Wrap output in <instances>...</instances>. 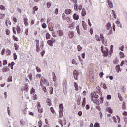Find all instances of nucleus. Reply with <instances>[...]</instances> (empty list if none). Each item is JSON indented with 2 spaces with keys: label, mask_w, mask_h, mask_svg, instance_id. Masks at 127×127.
Masks as SVG:
<instances>
[{
  "label": "nucleus",
  "mask_w": 127,
  "mask_h": 127,
  "mask_svg": "<svg viewBox=\"0 0 127 127\" xmlns=\"http://www.w3.org/2000/svg\"><path fill=\"white\" fill-rule=\"evenodd\" d=\"M103 46H101V51L102 53H103L104 56H108V55L109 54V57H111V56H112V53H113L114 46L113 45L110 46V50L109 51L108 48L106 47L103 48Z\"/></svg>",
  "instance_id": "1"
},
{
  "label": "nucleus",
  "mask_w": 127,
  "mask_h": 127,
  "mask_svg": "<svg viewBox=\"0 0 127 127\" xmlns=\"http://www.w3.org/2000/svg\"><path fill=\"white\" fill-rule=\"evenodd\" d=\"M40 84L42 90L44 92V93H46V92H47V89H46V87L43 85V84L45 85V86H49V82H48V80L45 79L44 77H42L40 80Z\"/></svg>",
  "instance_id": "2"
},
{
  "label": "nucleus",
  "mask_w": 127,
  "mask_h": 127,
  "mask_svg": "<svg viewBox=\"0 0 127 127\" xmlns=\"http://www.w3.org/2000/svg\"><path fill=\"white\" fill-rule=\"evenodd\" d=\"M98 97H99V95L98 96H95V93L91 94V99L92 101L94 102L95 104H96L97 105L99 104V100H98Z\"/></svg>",
  "instance_id": "3"
},
{
  "label": "nucleus",
  "mask_w": 127,
  "mask_h": 127,
  "mask_svg": "<svg viewBox=\"0 0 127 127\" xmlns=\"http://www.w3.org/2000/svg\"><path fill=\"white\" fill-rule=\"evenodd\" d=\"M96 92L92 93L91 94H95V95L97 96H98L99 95L102 96V91H101V88H100V87L97 86L96 87Z\"/></svg>",
  "instance_id": "4"
},
{
  "label": "nucleus",
  "mask_w": 127,
  "mask_h": 127,
  "mask_svg": "<svg viewBox=\"0 0 127 127\" xmlns=\"http://www.w3.org/2000/svg\"><path fill=\"white\" fill-rule=\"evenodd\" d=\"M56 42V40H55V39L52 38L51 40H49L47 41V43L48 45L52 47L53 46V43H55Z\"/></svg>",
  "instance_id": "5"
},
{
  "label": "nucleus",
  "mask_w": 127,
  "mask_h": 127,
  "mask_svg": "<svg viewBox=\"0 0 127 127\" xmlns=\"http://www.w3.org/2000/svg\"><path fill=\"white\" fill-rule=\"evenodd\" d=\"M35 41L36 46V51H37V52H39V51H40V48H39V40H36Z\"/></svg>",
  "instance_id": "6"
},
{
  "label": "nucleus",
  "mask_w": 127,
  "mask_h": 127,
  "mask_svg": "<svg viewBox=\"0 0 127 127\" xmlns=\"http://www.w3.org/2000/svg\"><path fill=\"white\" fill-rule=\"evenodd\" d=\"M67 34L68 35L69 38H73V37L75 36V34L74 33V32H73V31H69L67 33Z\"/></svg>",
  "instance_id": "7"
},
{
  "label": "nucleus",
  "mask_w": 127,
  "mask_h": 127,
  "mask_svg": "<svg viewBox=\"0 0 127 127\" xmlns=\"http://www.w3.org/2000/svg\"><path fill=\"white\" fill-rule=\"evenodd\" d=\"M63 89L64 91L67 90V80H64L63 82Z\"/></svg>",
  "instance_id": "8"
},
{
  "label": "nucleus",
  "mask_w": 127,
  "mask_h": 127,
  "mask_svg": "<svg viewBox=\"0 0 127 127\" xmlns=\"http://www.w3.org/2000/svg\"><path fill=\"white\" fill-rule=\"evenodd\" d=\"M37 109L39 113H42L43 112V109L41 108L40 102L37 103Z\"/></svg>",
  "instance_id": "9"
},
{
  "label": "nucleus",
  "mask_w": 127,
  "mask_h": 127,
  "mask_svg": "<svg viewBox=\"0 0 127 127\" xmlns=\"http://www.w3.org/2000/svg\"><path fill=\"white\" fill-rule=\"evenodd\" d=\"M73 75L75 80H78V76H79V72L77 71V70H74Z\"/></svg>",
  "instance_id": "10"
},
{
  "label": "nucleus",
  "mask_w": 127,
  "mask_h": 127,
  "mask_svg": "<svg viewBox=\"0 0 127 127\" xmlns=\"http://www.w3.org/2000/svg\"><path fill=\"white\" fill-rule=\"evenodd\" d=\"M100 39L102 41V43L103 44H105V45H106L107 43H106V42H105V39H104L105 37H104V34L101 33L100 34Z\"/></svg>",
  "instance_id": "11"
},
{
  "label": "nucleus",
  "mask_w": 127,
  "mask_h": 127,
  "mask_svg": "<svg viewBox=\"0 0 127 127\" xmlns=\"http://www.w3.org/2000/svg\"><path fill=\"white\" fill-rule=\"evenodd\" d=\"M68 27L70 29H74L75 27H76V22H72V23L69 24V26Z\"/></svg>",
  "instance_id": "12"
},
{
  "label": "nucleus",
  "mask_w": 127,
  "mask_h": 127,
  "mask_svg": "<svg viewBox=\"0 0 127 127\" xmlns=\"http://www.w3.org/2000/svg\"><path fill=\"white\" fill-rule=\"evenodd\" d=\"M22 92H28V85L25 84V86L21 88Z\"/></svg>",
  "instance_id": "13"
},
{
  "label": "nucleus",
  "mask_w": 127,
  "mask_h": 127,
  "mask_svg": "<svg viewBox=\"0 0 127 127\" xmlns=\"http://www.w3.org/2000/svg\"><path fill=\"white\" fill-rule=\"evenodd\" d=\"M76 102L78 106H79V105H81V96L80 95H78L77 96Z\"/></svg>",
  "instance_id": "14"
},
{
  "label": "nucleus",
  "mask_w": 127,
  "mask_h": 127,
  "mask_svg": "<svg viewBox=\"0 0 127 127\" xmlns=\"http://www.w3.org/2000/svg\"><path fill=\"white\" fill-rule=\"evenodd\" d=\"M23 22L25 26H28L29 24L28 23V19L27 18H24L23 19Z\"/></svg>",
  "instance_id": "15"
},
{
  "label": "nucleus",
  "mask_w": 127,
  "mask_h": 127,
  "mask_svg": "<svg viewBox=\"0 0 127 127\" xmlns=\"http://www.w3.org/2000/svg\"><path fill=\"white\" fill-rule=\"evenodd\" d=\"M73 18L74 20H79L80 17L77 13H74L73 15Z\"/></svg>",
  "instance_id": "16"
},
{
  "label": "nucleus",
  "mask_w": 127,
  "mask_h": 127,
  "mask_svg": "<svg viewBox=\"0 0 127 127\" xmlns=\"http://www.w3.org/2000/svg\"><path fill=\"white\" fill-rule=\"evenodd\" d=\"M33 11H32V14H35V11H37L38 10V7L37 6H35L32 8Z\"/></svg>",
  "instance_id": "17"
},
{
  "label": "nucleus",
  "mask_w": 127,
  "mask_h": 127,
  "mask_svg": "<svg viewBox=\"0 0 127 127\" xmlns=\"http://www.w3.org/2000/svg\"><path fill=\"white\" fill-rule=\"evenodd\" d=\"M46 103L48 106H51L52 103H51V100L49 99V98H47L46 99Z\"/></svg>",
  "instance_id": "18"
},
{
  "label": "nucleus",
  "mask_w": 127,
  "mask_h": 127,
  "mask_svg": "<svg viewBox=\"0 0 127 127\" xmlns=\"http://www.w3.org/2000/svg\"><path fill=\"white\" fill-rule=\"evenodd\" d=\"M65 14H71L72 13V10L70 9H66L64 11Z\"/></svg>",
  "instance_id": "19"
},
{
  "label": "nucleus",
  "mask_w": 127,
  "mask_h": 127,
  "mask_svg": "<svg viewBox=\"0 0 127 127\" xmlns=\"http://www.w3.org/2000/svg\"><path fill=\"white\" fill-rule=\"evenodd\" d=\"M57 33L58 34L59 36H62V35L64 34L63 31L61 30H58L57 31Z\"/></svg>",
  "instance_id": "20"
},
{
  "label": "nucleus",
  "mask_w": 127,
  "mask_h": 127,
  "mask_svg": "<svg viewBox=\"0 0 127 127\" xmlns=\"http://www.w3.org/2000/svg\"><path fill=\"white\" fill-rule=\"evenodd\" d=\"M106 112L110 113V114H113V110L111 107H107L106 108Z\"/></svg>",
  "instance_id": "21"
},
{
  "label": "nucleus",
  "mask_w": 127,
  "mask_h": 127,
  "mask_svg": "<svg viewBox=\"0 0 127 127\" xmlns=\"http://www.w3.org/2000/svg\"><path fill=\"white\" fill-rule=\"evenodd\" d=\"M16 30L18 34H19V33H20V32H21V29L20 28V26H19V25H17Z\"/></svg>",
  "instance_id": "22"
},
{
  "label": "nucleus",
  "mask_w": 127,
  "mask_h": 127,
  "mask_svg": "<svg viewBox=\"0 0 127 127\" xmlns=\"http://www.w3.org/2000/svg\"><path fill=\"white\" fill-rule=\"evenodd\" d=\"M86 9H85L84 8H83L82 10L81 11V15L82 16H85L86 15Z\"/></svg>",
  "instance_id": "23"
},
{
  "label": "nucleus",
  "mask_w": 127,
  "mask_h": 127,
  "mask_svg": "<svg viewBox=\"0 0 127 127\" xmlns=\"http://www.w3.org/2000/svg\"><path fill=\"white\" fill-rule=\"evenodd\" d=\"M12 20L14 22V23H17V18L15 17L14 16H12L11 17Z\"/></svg>",
  "instance_id": "24"
},
{
  "label": "nucleus",
  "mask_w": 127,
  "mask_h": 127,
  "mask_svg": "<svg viewBox=\"0 0 127 127\" xmlns=\"http://www.w3.org/2000/svg\"><path fill=\"white\" fill-rule=\"evenodd\" d=\"M107 2L109 7L110 8H113V3H112L110 0H108Z\"/></svg>",
  "instance_id": "25"
},
{
  "label": "nucleus",
  "mask_w": 127,
  "mask_h": 127,
  "mask_svg": "<svg viewBox=\"0 0 127 127\" xmlns=\"http://www.w3.org/2000/svg\"><path fill=\"white\" fill-rule=\"evenodd\" d=\"M82 26L84 29H85V30H87V24H86V22L84 21H82Z\"/></svg>",
  "instance_id": "26"
},
{
  "label": "nucleus",
  "mask_w": 127,
  "mask_h": 127,
  "mask_svg": "<svg viewBox=\"0 0 127 127\" xmlns=\"http://www.w3.org/2000/svg\"><path fill=\"white\" fill-rule=\"evenodd\" d=\"M11 54V51L9 49H7L6 50V55H10Z\"/></svg>",
  "instance_id": "27"
},
{
  "label": "nucleus",
  "mask_w": 127,
  "mask_h": 127,
  "mask_svg": "<svg viewBox=\"0 0 127 127\" xmlns=\"http://www.w3.org/2000/svg\"><path fill=\"white\" fill-rule=\"evenodd\" d=\"M64 113L63 112V110L59 111V118H62L63 117Z\"/></svg>",
  "instance_id": "28"
},
{
  "label": "nucleus",
  "mask_w": 127,
  "mask_h": 127,
  "mask_svg": "<svg viewBox=\"0 0 127 127\" xmlns=\"http://www.w3.org/2000/svg\"><path fill=\"white\" fill-rule=\"evenodd\" d=\"M115 69L117 73H119L120 71L121 72V68H120V66L119 65L116 66Z\"/></svg>",
  "instance_id": "29"
},
{
  "label": "nucleus",
  "mask_w": 127,
  "mask_h": 127,
  "mask_svg": "<svg viewBox=\"0 0 127 127\" xmlns=\"http://www.w3.org/2000/svg\"><path fill=\"white\" fill-rule=\"evenodd\" d=\"M95 37L97 41H101V38H100V36L98 35H95Z\"/></svg>",
  "instance_id": "30"
},
{
  "label": "nucleus",
  "mask_w": 127,
  "mask_h": 127,
  "mask_svg": "<svg viewBox=\"0 0 127 127\" xmlns=\"http://www.w3.org/2000/svg\"><path fill=\"white\" fill-rule=\"evenodd\" d=\"M74 87L75 88V91H78V90H79V86L76 82L74 83Z\"/></svg>",
  "instance_id": "31"
},
{
  "label": "nucleus",
  "mask_w": 127,
  "mask_h": 127,
  "mask_svg": "<svg viewBox=\"0 0 127 127\" xmlns=\"http://www.w3.org/2000/svg\"><path fill=\"white\" fill-rule=\"evenodd\" d=\"M11 24V22L9 21V20H6V26L7 27H8L9 25H10Z\"/></svg>",
  "instance_id": "32"
},
{
  "label": "nucleus",
  "mask_w": 127,
  "mask_h": 127,
  "mask_svg": "<svg viewBox=\"0 0 127 127\" xmlns=\"http://www.w3.org/2000/svg\"><path fill=\"white\" fill-rule=\"evenodd\" d=\"M59 111H63V104H59Z\"/></svg>",
  "instance_id": "33"
},
{
  "label": "nucleus",
  "mask_w": 127,
  "mask_h": 127,
  "mask_svg": "<svg viewBox=\"0 0 127 127\" xmlns=\"http://www.w3.org/2000/svg\"><path fill=\"white\" fill-rule=\"evenodd\" d=\"M32 100H33L34 101H35V100H37V95L36 94H33Z\"/></svg>",
  "instance_id": "34"
},
{
  "label": "nucleus",
  "mask_w": 127,
  "mask_h": 127,
  "mask_svg": "<svg viewBox=\"0 0 127 127\" xmlns=\"http://www.w3.org/2000/svg\"><path fill=\"white\" fill-rule=\"evenodd\" d=\"M62 17L64 20H67V17L66 16V15H65V13H63L62 15Z\"/></svg>",
  "instance_id": "35"
},
{
  "label": "nucleus",
  "mask_w": 127,
  "mask_h": 127,
  "mask_svg": "<svg viewBox=\"0 0 127 127\" xmlns=\"http://www.w3.org/2000/svg\"><path fill=\"white\" fill-rule=\"evenodd\" d=\"M2 71L4 72H8V71H9V69L7 67H5L2 69Z\"/></svg>",
  "instance_id": "36"
},
{
  "label": "nucleus",
  "mask_w": 127,
  "mask_h": 127,
  "mask_svg": "<svg viewBox=\"0 0 127 127\" xmlns=\"http://www.w3.org/2000/svg\"><path fill=\"white\" fill-rule=\"evenodd\" d=\"M49 91L50 95H52L53 94V87H50Z\"/></svg>",
  "instance_id": "37"
},
{
  "label": "nucleus",
  "mask_w": 127,
  "mask_h": 127,
  "mask_svg": "<svg viewBox=\"0 0 127 127\" xmlns=\"http://www.w3.org/2000/svg\"><path fill=\"white\" fill-rule=\"evenodd\" d=\"M106 28L108 30L111 28V23L108 22L106 25Z\"/></svg>",
  "instance_id": "38"
},
{
  "label": "nucleus",
  "mask_w": 127,
  "mask_h": 127,
  "mask_svg": "<svg viewBox=\"0 0 127 127\" xmlns=\"http://www.w3.org/2000/svg\"><path fill=\"white\" fill-rule=\"evenodd\" d=\"M50 37H51V35H50V34H49V33H47L46 34V39H50Z\"/></svg>",
  "instance_id": "39"
},
{
  "label": "nucleus",
  "mask_w": 127,
  "mask_h": 127,
  "mask_svg": "<svg viewBox=\"0 0 127 127\" xmlns=\"http://www.w3.org/2000/svg\"><path fill=\"white\" fill-rule=\"evenodd\" d=\"M119 55H120V57L121 58H124V57H125V54H124V53L120 52L119 53Z\"/></svg>",
  "instance_id": "40"
},
{
  "label": "nucleus",
  "mask_w": 127,
  "mask_h": 127,
  "mask_svg": "<svg viewBox=\"0 0 127 127\" xmlns=\"http://www.w3.org/2000/svg\"><path fill=\"white\" fill-rule=\"evenodd\" d=\"M122 110H126V102L125 101L122 103Z\"/></svg>",
  "instance_id": "41"
},
{
  "label": "nucleus",
  "mask_w": 127,
  "mask_h": 127,
  "mask_svg": "<svg viewBox=\"0 0 127 127\" xmlns=\"http://www.w3.org/2000/svg\"><path fill=\"white\" fill-rule=\"evenodd\" d=\"M5 33L6 35H9L10 34V30L8 29H5Z\"/></svg>",
  "instance_id": "42"
},
{
  "label": "nucleus",
  "mask_w": 127,
  "mask_h": 127,
  "mask_svg": "<svg viewBox=\"0 0 127 127\" xmlns=\"http://www.w3.org/2000/svg\"><path fill=\"white\" fill-rule=\"evenodd\" d=\"M38 126L39 127H42V121L41 120H40L38 122Z\"/></svg>",
  "instance_id": "43"
},
{
  "label": "nucleus",
  "mask_w": 127,
  "mask_h": 127,
  "mask_svg": "<svg viewBox=\"0 0 127 127\" xmlns=\"http://www.w3.org/2000/svg\"><path fill=\"white\" fill-rule=\"evenodd\" d=\"M5 17V14H0V19H3Z\"/></svg>",
  "instance_id": "44"
},
{
  "label": "nucleus",
  "mask_w": 127,
  "mask_h": 127,
  "mask_svg": "<svg viewBox=\"0 0 127 127\" xmlns=\"http://www.w3.org/2000/svg\"><path fill=\"white\" fill-rule=\"evenodd\" d=\"M118 97L120 101H121V102H122V101H123V97H122V95H121V94L118 93Z\"/></svg>",
  "instance_id": "45"
},
{
  "label": "nucleus",
  "mask_w": 127,
  "mask_h": 127,
  "mask_svg": "<svg viewBox=\"0 0 127 127\" xmlns=\"http://www.w3.org/2000/svg\"><path fill=\"white\" fill-rule=\"evenodd\" d=\"M20 123L21 124V126H24V125H25V121H24L23 120L21 119L20 121Z\"/></svg>",
  "instance_id": "46"
},
{
  "label": "nucleus",
  "mask_w": 127,
  "mask_h": 127,
  "mask_svg": "<svg viewBox=\"0 0 127 127\" xmlns=\"http://www.w3.org/2000/svg\"><path fill=\"white\" fill-rule=\"evenodd\" d=\"M0 9L1 10H3V11H4V10H5V9H6V8H5V7H4V6H3V5H1L0 6Z\"/></svg>",
  "instance_id": "47"
},
{
  "label": "nucleus",
  "mask_w": 127,
  "mask_h": 127,
  "mask_svg": "<svg viewBox=\"0 0 127 127\" xmlns=\"http://www.w3.org/2000/svg\"><path fill=\"white\" fill-rule=\"evenodd\" d=\"M86 105V98H84L82 102V107L84 108Z\"/></svg>",
  "instance_id": "48"
},
{
  "label": "nucleus",
  "mask_w": 127,
  "mask_h": 127,
  "mask_svg": "<svg viewBox=\"0 0 127 127\" xmlns=\"http://www.w3.org/2000/svg\"><path fill=\"white\" fill-rule=\"evenodd\" d=\"M112 14H113V17L115 19L117 18V16L116 15V13L115 12V11L112 10Z\"/></svg>",
  "instance_id": "49"
},
{
  "label": "nucleus",
  "mask_w": 127,
  "mask_h": 127,
  "mask_svg": "<svg viewBox=\"0 0 127 127\" xmlns=\"http://www.w3.org/2000/svg\"><path fill=\"white\" fill-rule=\"evenodd\" d=\"M34 93H35V89H34V88H33V87H32L30 91V94L31 95H33V94H34Z\"/></svg>",
  "instance_id": "50"
},
{
  "label": "nucleus",
  "mask_w": 127,
  "mask_h": 127,
  "mask_svg": "<svg viewBox=\"0 0 127 127\" xmlns=\"http://www.w3.org/2000/svg\"><path fill=\"white\" fill-rule=\"evenodd\" d=\"M77 32L78 34H80V26L78 25L76 26Z\"/></svg>",
  "instance_id": "51"
},
{
  "label": "nucleus",
  "mask_w": 127,
  "mask_h": 127,
  "mask_svg": "<svg viewBox=\"0 0 127 127\" xmlns=\"http://www.w3.org/2000/svg\"><path fill=\"white\" fill-rule=\"evenodd\" d=\"M14 47L15 50H18V48H19V46L17 45V44L15 43L14 44Z\"/></svg>",
  "instance_id": "52"
},
{
  "label": "nucleus",
  "mask_w": 127,
  "mask_h": 127,
  "mask_svg": "<svg viewBox=\"0 0 127 127\" xmlns=\"http://www.w3.org/2000/svg\"><path fill=\"white\" fill-rule=\"evenodd\" d=\"M50 111L52 114H55V110H54V108L53 107L50 108Z\"/></svg>",
  "instance_id": "53"
},
{
  "label": "nucleus",
  "mask_w": 127,
  "mask_h": 127,
  "mask_svg": "<svg viewBox=\"0 0 127 127\" xmlns=\"http://www.w3.org/2000/svg\"><path fill=\"white\" fill-rule=\"evenodd\" d=\"M36 70L37 72H38V73H40V72H41V69H40V68L38 67V66L36 67Z\"/></svg>",
  "instance_id": "54"
},
{
  "label": "nucleus",
  "mask_w": 127,
  "mask_h": 127,
  "mask_svg": "<svg viewBox=\"0 0 127 127\" xmlns=\"http://www.w3.org/2000/svg\"><path fill=\"white\" fill-rule=\"evenodd\" d=\"M94 127H100V124L98 122H96L94 125Z\"/></svg>",
  "instance_id": "55"
},
{
  "label": "nucleus",
  "mask_w": 127,
  "mask_h": 127,
  "mask_svg": "<svg viewBox=\"0 0 127 127\" xmlns=\"http://www.w3.org/2000/svg\"><path fill=\"white\" fill-rule=\"evenodd\" d=\"M28 77H29V79L30 80V81H32V74L30 73Z\"/></svg>",
  "instance_id": "56"
},
{
  "label": "nucleus",
  "mask_w": 127,
  "mask_h": 127,
  "mask_svg": "<svg viewBox=\"0 0 127 127\" xmlns=\"http://www.w3.org/2000/svg\"><path fill=\"white\" fill-rule=\"evenodd\" d=\"M13 40H14L15 41H18V38H17L16 36H13Z\"/></svg>",
  "instance_id": "57"
},
{
  "label": "nucleus",
  "mask_w": 127,
  "mask_h": 127,
  "mask_svg": "<svg viewBox=\"0 0 127 127\" xmlns=\"http://www.w3.org/2000/svg\"><path fill=\"white\" fill-rule=\"evenodd\" d=\"M51 5H52L51 4V3L50 2H48L47 3V8H50V7H51Z\"/></svg>",
  "instance_id": "58"
},
{
  "label": "nucleus",
  "mask_w": 127,
  "mask_h": 127,
  "mask_svg": "<svg viewBox=\"0 0 127 127\" xmlns=\"http://www.w3.org/2000/svg\"><path fill=\"white\" fill-rule=\"evenodd\" d=\"M13 57H14V60H16L17 59V55H16V53H14Z\"/></svg>",
  "instance_id": "59"
},
{
  "label": "nucleus",
  "mask_w": 127,
  "mask_h": 127,
  "mask_svg": "<svg viewBox=\"0 0 127 127\" xmlns=\"http://www.w3.org/2000/svg\"><path fill=\"white\" fill-rule=\"evenodd\" d=\"M72 64H73V65H76V66L78 65V63H77V62L74 59L72 60Z\"/></svg>",
  "instance_id": "60"
},
{
  "label": "nucleus",
  "mask_w": 127,
  "mask_h": 127,
  "mask_svg": "<svg viewBox=\"0 0 127 127\" xmlns=\"http://www.w3.org/2000/svg\"><path fill=\"white\" fill-rule=\"evenodd\" d=\"M3 65L5 66V65H7V60H4L3 62Z\"/></svg>",
  "instance_id": "61"
},
{
  "label": "nucleus",
  "mask_w": 127,
  "mask_h": 127,
  "mask_svg": "<svg viewBox=\"0 0 127 127\" xmlns=\"http://www.w3.org/2000/svg\"><path fill=\"white\" fill-rule=\"evenodd\" d=\"M42 27H43L44 29H45L46 27H47V25H46L45 23H43L42 25Z\"/></svg>",
  "instance_id": "62"
},
{
  "label": "nucleus",
  "mask_w": 127,
  "mask_h": 127,
  "mask_svg": "<svg viewBox=\"0 0 127 127\" xmlns=\"http://www.w3.org/2000/svg\"><path fill=\"white\" fill-rule=\"evenodd\" d=\"M49 30L50 31H53V27L52 26H49Z\"/></svg>",
  "instance_id": "63"
},
{
  "label": "nucleus",
  "mask_w": 127,
  "mask_h": 127,
  "mask_svg": "<svg viewBox=\"0 0 127 127\" xmlns=\"http://www.w3.org/2000/svg\"><path fill=\"white\" fill-rule=\"evenodd\" d=\"M77 49L78 51H81V50H82V48L81 47L80 45L77 46Z\"/></svg>",
  "instance_id": "64"
}]
</instances>
